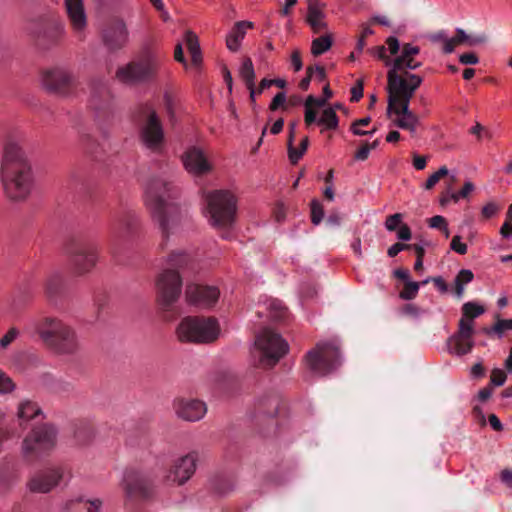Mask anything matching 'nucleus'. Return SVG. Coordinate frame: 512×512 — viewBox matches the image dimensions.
I'll list each match as a JSON object with an SVG mask.
<instances>
[{"mask_svg":"<svg viewBox=\"0 0 512 512\" xmlns=\"http://www.w3.org/2000/svg\"><path fill=\"white\" fill-rule=\"evenodd\" d=\"M182 162L190 174L197 176L208 173L212 168L204 151L197 146L189 147L184 152Z\"/></svg>","mask_w":512,"mask_h":512,"instance_id":"15","label":"nucleus"},{"mask_svg":"<svg viewBox=\"0 0 512 512\" xmlns=\"http://www.w3.org/2000/svg\"><path fill=\"white\" fill-rule=\"evenodd\" d=\"M13 388L14 385L11 379L0 370V393L10 392Z\"/></svg>","mask_w":512,"mask_h":512,"instance_id":"49","label":"nucleus"},{"mask_svg":"<svg viewBox=\"0 0 512 512\" xmlns=\"http://www.w3.org/2000/svg\"><path fill=\"white\" fill-rule=\"evenodd\" d=\"M450 247L458 254L464 255L467 252V245L461 241V237L456 235L452 238Z\"/></svg>","mask_w":512,"mask_h":512,"instance_id":"48","label":"nucleus"},{"mask_svg":"<svg viewBox=\"0 0 512 512\" xmlns=\"http://www.w3.org/2000/svg\"><path fill=\"white\" fill-rule=\"evenodd\" d=\"M188 263L189 256L183 252H172L165 259L155 279L156 301L162 309L171 308L180 298L183 284L180 270Z\"/></svg>","mask_w":512,"mask_h":512,"instance_id":"5","label":"nucleus"},{"mask_svg":"<svg viewBox=\"0 0 512 512\" xmlns=\"http://www.w3.org/2000/svg\"><path fill=\"white\" fill-rule=\"evenodd\" d=\"M459 61L463 65H476L479 62V58L474 53H464L459 56Z\"/></svg>","mask_w":512,"mask_h":512,"instance_id":"51","label":"nucleus"},{"mask_svg":"<svg viewBox=\"0 0 512 512\" xmlns=\"http://www.w3.org/2000/svg\"><path fill=\"white\" fill-rule=\"evenodd\" d=\"M409 245L402 244V243H395L391 247H389L387 254L389 257H395L398 253L401 251L409 248Z\"/></svg>","mask_w":512,"mask_h":512,"instance_id":"59","label":"nucleus"},{"mask_svg":"<svg viewBox=\"0 0 512 512\" xmlns=\"http://www.w3.org/2000/svg\"><path fill=\"white\" fill-rule=\"evenodd\" d=\"M174 58L177 62L183 64L185 67H187V61L183 54L182 45L179 43L177 44L174 52Z\"/></svg>","mask_w":512,"mask_h":512,"instance_id":"62","label":"nucleus"},{"mask_svg":"<svg viewBox=\"0 0 512 512\" xmlns=\"http://www.w3.org/2000/svg\"><path fill=\"white\" fill-rule=\"evenodd\" d=\"M253 26V23L250 21H239L235 23L226 37L227 48L232 52L238 51L247 30L253 28Z\"/></svg>","mask_w":512,"mask_h":512,"instance_id":"23","label":"nucleus"},{"mask_svg":"<svg viewBox=\"0 0 512 512\" xmlns=\"http://www.w3.org/2000/svg\"><path fill=\"white\" fill-rule=\"evenodd\" d=\"M448 174H449V170L445 166L440 167L438 169V171L433 173L426 180L425 184L423 185V188L426 190L432 189L437 184V182L441 179V177L447 176Z\"/></svg>","mask_w":512,"mask_h":512,"instance_id":"39","label":"nucleus"},{"mask_svg":"<svg viewBox=\"0 0 512 512\" xmlns=\"http://www.w3.org/2000/svg\"><path fill=\"white\" fill-rule=\"evenodd\" d=\"M427 159L424 156L415 155L413 157V166L417 170H423L426 167Z\"/></svg>","mask_w":512,"mask_h":512,"instance_id":"63","label":"nucleus"},{"mask_svg":"<svg viewBox=\"0 0 512 512\" xmlns=\"http://www.w3.org/2000/svg\"><path fill=\"white\" fill-rule=\"evenodd\" d=\"M500 480L507 487H512V469L505 468L500 472Z\"/></svg>","mask_w":512,"mask_h":512,"instance_id":"58","label":"nucleus"},{"mask_svg":"<svg viewBox=\"0 0 512 512\" xmlns=\"http://www.w3.org/2000/svg\"><path fill=\"white\" fill-rule=\"evenodd\" d=\"M104 42L109 48H120L124 46L128 40V30L123 21L114 23L111 27L105 30Z\"/></svg>","mask_w":512,"mask_h":512,"instance_id":"22","label":"nucleus"},{"mask_svg":"<svg viewBox=\"0 0 512 512\" xmlns=\"http://www.w3.org/2000/svg\"><path fill=\"white\" fill-rule=\"evenodd\" d=\"M41 85L50 93L65 94L67 89L75 83V76L65 67H52L41 74Z\"/></svg>","mask_w":512,"mask_h":512,"instance_id":"11","label":"nucleus"},{"mask_svg":"<svg viewBox=\"0 0 512 512\" xmlns=\"http://www.w3.org/2000/svg\"><path fill=\"white\" fill-rule=\"evenodd\" d=\"M285 102H286V94L284 92H279L273 97L269 108H270V110L275 111L280 106H283L285 104Z\"/></svg>","mask_w":512,"mask_h":512,"instance_id":"50","label":"nucleus"},{"mask_svg":"<svg viewBox=\"0 0 512 512\" xmlns=\"http://www.w3.org/2000/svg\"><path fill=\"white\" fill-rule=\"evenodd\" d=\"M412 237V233L408 225L401 224L397 231V238L401 241H408Z\"/></svg>","mask_w":512,"mask_h":512,"instance_id":"54","label":"nucleus"},{"mask_svg":"<svg viewBox=\"0 0 512 512\" xmlns=\"http://www.w3.org/2000/svg\"><path fill=\"white\" fill-rule=\"evenodd\" d=\"M174 194L171 184L163 179H153L146 186V205L158 222L164 239L176 228L179 220L177 208L171 202Z\"/></svg>","mask_w":512,"mask_h":512,"instance_id":"4","label":"nucleus"},{"mask_svg":"<svg viewBox=\"0 0 512 512\" xmlns=\"http://www.w3.org/2000/svg\"><path fill=\"white\" fill-rule=\"evenodd\" d=\"M19 335V331L16 328H11L9 331L0 339V348H6L12 343Z\"/></svg>","mask_w":512,"mask_h":512,"instance_id":"47","label":"nucleus"},{"mask_svg":"<svg viewBox=\"0 0 512 512\" xmlns=\"http://www.w3.org/2000/svg\"><path fill=\"white\" fill-rule=\"evenodd\" d=\"M162 62L160 54L146 50L137 59L120 67L116 72V78L126 84L150 81L157 75Z\"/></svg>","mask_w":512,"mask_h":512,"instance_id":"8","label":"nucleus"},{"mask_svg":"<svg viewBox=\"0 0 512 512\" xmlns=\"http://www.w3.org/2000/svg\"><path fill=\"white\" fill-rule=\"evenodd\" d=\"M174 409L178 417L192 422L202 419L207 412L204 402L192 399L176 400Z\"/></svg>","mask_w":512,"mask_h":512,"instance_id":"17","label":"nucleus"},{"mask_svg":"<svg viewBox=\"0 0 512 512\" xmlns=\"http://www.w3.org/2000/svg\"><path fill=\"white\" fill-rule=\"evenodd\" d=\"M307 21L314 30V32H320L322 29L326 27V23L324 22V14L316 6H309L307 13Z\"/></svg>","mask_w":512,"mask_h":512,"instance_id":"29","label":"nucleus"},{"mask_svg":"<svg viewBox=\"0 0 512 512\" xmlns=\"http://www.w3.org/2000/svg\"><path fill=\"white\" fill-rule=\"evenodd\" d=\"M56 441V430L52 426H42L33 429L23 441V452L40 453L52 448Z\"/></svg>","mask_w":512,"mask_h":512,"instance_id":"12","label":"nucleus"},{"mask_svg":"<svg viewBox=\"0 0 512 512\" xmlns=\"http://www.w3.org/2000/svg\"><path fill=\"white\" fill-rule=\"evenodd\" d=\"M291 64L296 72L300 71L303 67L300 51L298 49L293 50L291 54Z\"/></svg>","mask_w":512,"mask_h":512,"instance_id":"56","label":"nucleus"},{"mask_svg":"<svg viewBox=\"0 0 512 512\" xmlns=\"http://www.w3.org/2000/svg\"><path fill=\"white\" fill-rule=\"evenodd\" d=\"M313 75H314V70H313V67H308L307 68V76L305 78H303L300 82V88L303 89V90H307L309 85H310V81L312 80L313 78Z\"/></svg>","mask_w":512,"mask_h":512,"instance_id":"61","label":"nucleus"},{"mask_svg":"<svg viewBox=\"0 0 512 512\" xmlns=\"http://www.w3.org/2000/svg\"><path fill=\"white\" fill-rule=\"evenodd\" d=\"M485 312V308L476 302H466L462 306V318L472 319L482 315Z\"/></svg>","mask_w":512,"mask_h":512,"instance_id":"37","label":"nucleus"},{"mask_svg":"<svg viewBox=\"0 0 512 512\" xmlns=\"http://www.w3.org/2000/svg\"><path fill=\"white\" fill-rule=\"evenodd\" d=\"M341 364L339 345L335 341L319 342L306 355L307 367L318 375H326Z\"/></svg>","mask_w":512,"mask_h":512,"instance_id":"10","label":"nucleus"},{"mask_svg":"<svg viewBox=\"0 0 512 512\" xmlns=\"http://www.w3.org/2000/svg\"><path fill=\"white\" fill-rule=\"evenodd\" d=\"M121 486L128 495H133L141 490V481L139 475L133 471L124 474Z\"/></svg>","mask_w":512,"mask_h":512,"instance_id":"28","label":"nucleus"},{"mask_svg":"<svg viewBox=\"0 0 512 512\" xmlns=\"http://www.w3.org/2000/svg\"><path fill=\"white\" fill-rule=\"evenodd\" d=\"M332 46V37L329 34L315 38L311 43V53L314 56L322 55Z\"/></svg>","mask_w":512,"mask_h":512,"instance_id":"31","label":"nucleus"},{"mask_svg":"<svg viewBox=\"0 0 512 512\" xmlns=\"http://www.w3.org/2000/svg\"><path fill=\"white\" fill-rule=\"evenodd\" d=\"M370 148L368 147V143H365L362 147H360L354 155L355 160L357 161H365L370 154Z\"/></svg>","mask_w":512,"mask_h":512,"instance_id":"57","label":"nucleus"},{"mask_svg":"<svg viewBox=\"0 0 512 512\" xmlns=\"http://www.w3.org/2000/svg\"><path fill=\"white\" fill-rule=\"evenodd\" d=\"M402 222V214L395 213L393 215H390L386 218L385 221V228L388 231H394L396 228L401 225Z\"/></svg>","mask_w":512,"mask_h":512,"instance_id":"46","label":"nucleus"},{"mask_svg":"<svg viewBox=\"0 0 512 512\" xmlns=\"http://www.w3.org/2000/svg\"><path fill=\"white\" fill-rule=\"evenodd\" d=\"M474 278L473 272L469 269H461L457 274L454 283L456 287V296L461 298L464 294L465 285Z\"/></svg>","mask_w":512,"mask_h":512,"instance_id":"33","label":"nucleus"},{"mask_svg":"<svg viewBox=\"0 0 512 512\" xmlns=\"http://www.w3.org/2000/svg\"><path fill=\"white\" fill-rule=\"evenodd\" d=\"M332 97V91L329 85L323 88V97L309 95L304 101V122L307 127L316 122V109L323 108L327 101Z\"/></svg>","mask_w":512,"mask_h":512,"instance_id":"21","label":"nucleus"},{"mask_svg":"<svg viewBox=\"0 0 512 512\" xmlns=\"http://www.w3.org/2000/svg\"><path fill=\"white\" fill-rule=\"evenodd\" d=\"M140 137L146 148L159 151L164 142L162 125L154 111H149L142 124Z\"/></svg>","mask_w":512,"mask_h":512,"instance_id":"13","label":"nucleus"},{"mask_svg":"<svg viewBox=\"0 0 512 512\" xmlns=\"http://www.w3.org/2000/svg\"><path fill=\"white\" fill-rule=\"evenodd\" d=\"M262 310H258L257 313L262 316L264 313L266 317L278 320L284 317L286 309L281 301L277 299H267L261 306Z\"/></svg>","mask_w":512,"mask_h":512,"instance_id":"25","label":"nucleus"},{"mask_svg":"<svg viewBox=\"0 0 512 512\" xmlns=\"http://www.w3.org/2000/svg\"><path fill=\"white\" fill-rule=\"evenodd\" d=\"M506 374L500 368H495L491 372V384L494 386H502L506 381Z\"/></svg>","mask_w":512,"mask_h":512,"instance_id":"45","label":"nucleus"},{"mask_svg":"<svg viewBox=\"0 0 512 512\" xmlns=\"http://www.w3.org/2000/svg\"><path fill=\"white\" fill-rule=\"evenodd\" d=\"M512 330V319H500L491 328L484 329V333L487 335L496 334L499 338H502L506 331Z\"/></svg>","mask_w":512,"mask_h":512,"instance_id":"36","label":"nucleus"},{"mask_svg":"<svg viewBox=\"0 0 512 512\" xmlns=\"http://www.w3.org/2000/svg\"><path fill=\"white\" fill-rule=\"evenodd\" d=\"M26 331L37 333L48 349L57 355H75L81 348L75 329L58 318L46 317L32 321Z\"/></svg>","mask_w":512,"mask_h":512,"instance_id":"3","label":"nucleus"},{"mask_svg":"<svg viewBox=\"0 0 512 512\" xmlns=\"http://www.w3.org/2000/svg\"><path fill=\"white\" fill-rule=\"evenodd\" d=\"M219 295V290L216 287L200 284H189L185 291L187 302L202 308L213 306Z\"/></svg>","mask_w":512,"mask_h":512,"instance_id":"14","label":"nucleus"},{"mask_svg":"<svg viewBox=\"0 0 512 512\" xmlns=\"http://www.w3.org/2000/svg\"><path fill=\"white\" fill-rule=\"evenodd\" d=\"M474 189V184L468 180L464 183L460 191L451 193V198L454 202H458L461 198H466Z\"/></svg>","mask_w":512,"mask_h":512,"instance_id":"42","label":"nucleus"},{"mask_svg":"<svg viewBox=\"0 0 512 512\" xmlns=\"http://www.w3.org/2000/svg\"><path fill=\"white\" fill-rule=\"evenodd\" d=\"M288 343L282 336L271 330L263 329L257 336L251 349L255 363L263 368L273 367L288 352Z\"/></svg>","mask_w":512,"mask_h":512,"instance_id":"7","label":"nucleus"},{"mask_svg":"<svg viewBox=\"0 0 512 512\" xmlns=\"http://www.w3.org/2000/svg\"><path fill=\"white\" fill-rule=\"evenodd\" d=\"M185 41L190 54L201 51L198 37L194 32L187 31L185 33Z\"/></svg>","mask_w":512,"mask_h":512,"instance_id":"41","label":"nucleus"},{"mask_svg":"<svg viewBox=\"0 0 512 512\" xmlns=\"http://www.w3.org/2000/svg\"><path fill=\"white\" fill-rule=\"evenodd\" d=\"M500 211V205L494 201L486 203L481 210V214L485 219L494 217Z\"/></svg>","mask_w":512,"mask_h":512,"instance_id":"43","label":"nucleus"},{"mask_svg":"<svg viewBox=\"0 0 512 512\" xmlns=\"http://www.w3.org/2000/svg\"><path fill=\"white\" fill-rule=\"evenodd\" d=\"M368 52L371 55L377 57L378 59L383 60L385 62V65L391 67L392 60L389 57H387L385 46H376V47L370 48L368 50Z\"/></svg>","mask_w":512,"mask_h":512,"instance_id":"44","label":"nucleus"},{"mask_svg":"<svg viewBox=\"0 0 512 512\" xmlns=\"http://www.w3.org/2000/svg\"><path fill=\"white\" fill-rule=\"evenodd\" d=\"M0 181L4 197L11 203H24L34 190L31 164L21 146L13 139L7 140L3 147Z\"/></svg>","mask_w":512,"mask_h":512,"instance_id":"2","label":"nucleus"},{"mask_svg":"<svg viewBox=\"0 0 512 512\" xmlns=\"http://www.w3.org/2000/svg\"><path fill=\"white\" fill-rule=\"evenodd\" d=\"M420 284L414 281L405 282L404 289L400 292V297L404 300H411L416 297Z\"/></svg>","mask_w":512,"mask_h":512,"instance_id":"38","label":"nucleus"},{"mask_svg":"<svg viewBox=\"0 0 512 512\" xmlns=\"http://www.w3.org/2000/svg\"><path fill=\"white\" fill-rule=\"evenodd\" d=\"M176 334L182 342L210 343L218 338L220 327L214 318L188 316L180 321Z\"/></svg>","mask_w":512,"mask_h":512,"instance_id":"9","label":"nucleus"},{"mask_svg":"<svg viewBox=\"0 0 512 512\" xmlns=\"http://www.w3.org/2000/svg\"><path fill=\"white\" fill-rule=\"evenodd\" d=\"M17 415L20 424L22 425L24 422L40 416L41 409L37 406V404L30 401H25L20 404Z\"/></svg>","mask_w":512,"mask_h":512,"instance_id":"27","label":"nucleus"},{"mask_svg":"<svg viewBox=\"0 0 512 512\" xmlns=\"http://www.w3.org/2000/svg\"><path fill=\"white\" fill-rule=\"evenodd\" d=\"M308 144H309V139L307 136H305L301 140L299 148H295L293 146V143H291V140H288V156H289L291 163L295 164L302 158V156L304 155V153L307 150Z\"/></svg>","mask_w":512,"mask_h":512,"instance_id":"34","label":"nucleus"},{"mask_svg":"<svg viewBox=\"0 0 512 512\" xmlns=\"http://www.w3.org/2000/svg\"><path fill=\"white\" fill-rule=\"evenodd\" d=\"M459 45L456 36L452 38H447L442 44V50L446 54H450L454 51L455 47Z\"/></svg>","mask_w":512,"mask_h":512,"instance_id":"55","label":"nucleus"},{"mask_svg":"<svg viewBox=\"0 0 512 512\" xmlns=\"http://www.w3.org/2000/svg\"><path fill=\"white\" fill-rule=\"evenodd\" d=\"M321 127V132L326 130H336L339 126V119L334 107H326L322 110L318 117V109H316V122Z\"/></svg>","mask_w":512,"mask_h":512,"instance_id":"24","label":"nucleus"},{"mask_svg":"<svg viewBox=\"0 0 512 512\" xmlns=\"http://www.w3.org/2000/svg\"><path fill=\"white\" fill-rule=\"evenodd\" d=\"M488 421L493 430H495V431L503 430V424L501 423L500 419L495 414H490L488 417Z\"/></svg>","mask_w":512,"mask_h":512,"instance_id":"60","label":"nucleus"},{"mask_svg":"<svg viewBox=\"0 0 512 512\" xmlns=\"http://www.w3.org/2000/svg\"><path fill=\"white\" fill-rule=\"evenodd\" d=\"M448 345L451 353L457 356H463L471 352L474 347V341L473 339L466 340V338L456 340L454 339V335H452L448 340Z\"/></svg>","mask_w":512,"mask_h":512,"instance_id":"26","label":"nucleus"},{"mask_svg":"<svg viewBox=\"0 0 512 512\" xmlns=\"http://www.w3.org/2000/svg\"><path fill=\"white\" fill-rule=\"evenodd\" d=\"M387 48L391 55H396L400 49L399 40L395 36H389L386 40Z\"/></svg>","mask_w":512,"mask_h":512,"instance_id":"52","label":"nucleus"},{"mask_svg":"<svg viewBox=\"0 0 512 512\" xmlns=\"http://www.w3.org/2000/svg\"><path fill=\"white\" fill-rule=\"evenodd\" d=\"M447 225L446 219L441 215L433 216L429 219V227L433 229H441Z\"/></svg>","mask_w":512,"mask_h":512,"instance_id":"53","label":"nucleus"},{"mask_svg":"<svg viewBox=\"0 0 512 512\" xmlns=\"http://www.w3.org/2000/svg\"><path fill=\"white\" fill-rule=\"evenodd\" d=\"M239 75L244 80L246 87H251L255 82V70L250 58L243 59L239 68Z\"/></svg>","mask_w":512,"mask_h":512,"instance_id":"32","label":"nucleus"},{"mask_svg":"<svg viewBox=\"0 0 512 512\" xmlns=\"http://www.w3.org/2000/svg\"><path fill=\"white\" fill-rule=\"evenodd\" d=\"M98 261V253L95 248H85L74 254L71 265L78 275L89 273Z\"/></svg>","mask_w":512,"mask_h":512,"instance_id":"20","label":"nucleus"},{"mask_svg":"<svg viewBox=\"0 0 512 512\" xmlns=\"http://www.w3.org/2000/svg\"><path fill=\"white\" fill-rule=\"evenodd\" d=\"M324 217V210L318 200L311 202V220L314 225H318Z\"/></svg>","mask_w":512,"mask_h":512,"instance_id":"40","label":"nucleus"},{"mask_svg":"<svg viewBox=\"0 0 512 512\" xmlns=\"http://www.w3.org/2000/svg\"><path fill=\"white\" fill-rule=\"evenodd\" d=\"M419 52V47L409 43L404 44L400 54L392 60L387 73V116L392 119L395 126L408 130L411 135L416 133L420 120L410 110V101L423 79L416 74L408 72L402 74L401 72L405 69L414 70L421 66L422 63L416 59Z\"/></svg>","mask_w":512,"mask_h":512,"instance_id":"1","label":"nucleus"},{"mask_svg":"<svg viewBox=\"0 0 512 512\" xmlns=\"http://www.w3.org/2000/svg\"><path fill=\"white\" fill-rule=\"evenodd\" d=\"M65 8L73 31L82 35L87 26L83 0H65Z\"/></svg>","mask_w":512,"mask_h":512,"instance_id":"18","label":"nucleus"},{"mask_svg":"<svg viewBox=\"0 0 512 512\" xmlns=\"http://www.w3.org/2000/svg\"><path fill=\"white\" fill-rule=\"evenodd\" d=\"M500 234L503 238L512 237V224L509 221L503 223L500 228Z\"/></svg>","mask_w":512,"mask_h":512,"instance_id":"64","label":"nucleus"},{"mask_svg":"<svg viewBox=\"0 0 512 512\" xmlns=\"http://www.w3.org/2000/svg\"><path fill=\"white\" fill-rule=\"evenodd\" d=\"M206 205L203 209L208 223L218 229L232 227L236 218L237 197L229 190H215L206 194Z\"/></svg>","mask_w":512,"mask_h":512,"instance_id":"6","label":"nucleus"},{"mask_svg":"<svg viewBox=\"0 0 512 512\" xmlns=\"http://www.w3.org/2000/svg\"><path fill=\"white\" fill-rule=\"evenodd\" d=\"M61 478L60 468L50 469L34 476L29 482V488L33 492L45 493L55 487Z\"/></svg>","mask_w":512,"mask_h":512,"instance_id":"19","label":"nucleus"},{"mask_svg":"<svg viewBox=\"0 0 512 512\" xmlns=\"http://www.w3.org/2000/svg\"><path fill=\"white\" fill-rule=\"evenodd\" d=\"M474 333V321L468 318H462L459 321L458 332L454 334V339L466 338L472 339Z\"/></svg>","mask_w":512,"mask_h":512,"instance_id":"35","label":"nucleus"},{"mask_svg":"<svg viewBox=\"0 0 512 512\" xmlns=\"http://www.w3.org/2000/svg\"><path fill=\"white\" fill-rule=\"evenodd\" d=\"M456 38L459 44H467L469 46H475L478 44H483L487 41V36L485 34L478 35H468L463 29H456Z\"/></svg>","mask_w":512,"mask_h":512,"instance_id":"30","label":"nucleus"},{"mask_svg":"<svg viewBox=\"0 0 512 512\" xmlns=\"http://www.w3.org/2000/svg\"><path fill=\"white\" fill-rule=\"evenodd\" d=\"M197 454L188 453L175 461L173 470L168 475V480L179 485L184 484L191 478L196 470Z\"/></svg>","mask_w":512,"mask_h":512,"instance_id":"16","label":"nucleus"}]
</instances>
